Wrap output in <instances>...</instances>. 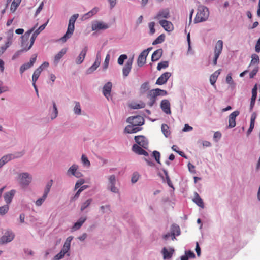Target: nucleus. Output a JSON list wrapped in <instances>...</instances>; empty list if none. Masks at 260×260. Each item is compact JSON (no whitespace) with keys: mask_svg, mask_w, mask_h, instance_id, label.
<instances>
[{"mask_svg":"<svg viewBox=\"0 0 260 260\" xmlns=\"http://www.w3.org/2000/svg\"><path fill=\"white\" fill-rule=\"evenodd\" d=\"M100 209L101 210L102 214H104L106 212V211H105L106 209L108 211H109V212H111L110 205H107L105 206H101L100 207Z\"/></svg>","mask_w":260,"mask_h":260,"instance_id":"0e129e2a","label":"nucleus"},{"mask_svg":"<svg viewBox=\"0 0 260 260\" xmlns=\"http://www.w3.org/2000/svg\"><path fill=\"white\" fill-rule=\"evenodd\" d=\"M112 88V82L109 81L107 82L103 86L102 89V93L104 96L109 100V98L111 95V92Z\"/></svg>","mask_w":260,"mask_h":260,"instance_id":"ddd939ff","label":"nucleus"},{"mask_svg":"<svg viewBox=\"0 0 260 260\" xmlns=\"http://www.w3.org/2000/svg\"><path fill=\"white\" fill-rule=\"evenodd\" d=\"M78 166L76 164H74L72 166H71L69 169L67 171V174L68 175H73L75 172L78 170Z\"/></svg>","mask_w":260,"mask_h":260,"instance_id":"49530a36","label":"nucleus"},{"mask_svg":"<svg viewBox=\"0 0 260 260\" xmlns=\"http://www.w3.org/2000/svg\"><path fill=\"white\" fill-rule=\"evenodd\" d=\"M152 156L154 158L156 161L157 163L160 164V153L158 151L155 150L152 152Z\"/></svg>","mask_w":260,"mask_h":260,"instance_id":"3c124183","label":"nucleus"},{"mask_svg":"<svg viewBox=\"0 0 260 260\" xmlns=\"http://www.w3.org/2000/svg\"><path fill=\"white\" fill-rule=\"evenodd\" d=\"M160 25L164 29L168 32L172 31L174 29V26L172 22L166 20H161L159 22Z\"/></svg>","mask_w":260,"mask_h":260,"instance_id":"6ab92c4d","label":"nucleus"},{"mask_svg":"<svg viewBox=\"0 0 260 260\" xmlns=\"http://www.w3.org/2000/svg\"><path fill=\"white\" fill-rule=\"evenodd\" d=\"M169 66L168 61H164L158 63L157 66V69L158 71H160L162 69H166Z\"/></svg>","mask_w":260,"mask_h":260,"instance_id":"09e8293b","label":"nucleus"},{"mask_svg":"<svg viewBox=\"0 0 260 260\" xmlns=\"http://www.w3.org/2000/svg\"><path fill=\"white\" fill-rule=\"evenodd\" d=\"M160 106L162 111L166 114H170L171 113L170 109V103L168 100H162L161 101Z\"/></svg>","mask_w":260,"mask_h":260,"instance_id":"2eb2a0df","label":"nucleus"},{"mask_svg":"<svg viewBox=\"0 0 260 260\" xmlns=\"http://www.w3.org/2000/svg\"><path fill=\"white\" fill-rule=\"evenodd\" d=\"M19 4L20 2H18V1L16 2V0H14L11 4V11L14 12L17 7L19 6Z\"/></svg>","mask_w":260,"mask_h":260,"instance_id":"6e6d98bb","label":"nucleus"},{"mask_svg":"<svg viewBox=\"0 0 260 260\" xmlns=\"http://www.w3.org/2000/svg\"><path fill=\"white\" fill-rule=\"evenodd\" d=\"M240 114L239 111L236 110L231 113L229 116V128H232L236 126V118Z\"/></svg>","mask_w":260,"mask_h":260,"instance_id":"f8f14e48","label":"nucleus"},{"mask_svg":"<svg viewBox=\"0 0 260 260\" xmlns=\"http://www.w3.org/2000/svg\"><path fill=\"white\" fill-rule=\"evenodd\" d=\"M31 48H29V46L28 47H23L22 49L17 51L13 55L12 59L15 60L17 58H18L23 52H27L28 50H29Z\"/></svg>","mask_w":260,"mask_h":260,"instance_id":"c9c22d12","label":"nucleus"},{"mask_svg":"<svg viewBox=\"0 0 260 260\" xmlns=\"http://www.w3.org/2000/svg\"><path fill=\"white\" fill-rule=\"evenodd\" d=\"M19 178L20 183L23 186H28L32 180L31 176L27 172L19 174Z\"/></svg>","mask_w":260,"mask_h":260,"instance_id":"20e7f679","label":"nucleus"},{"mask_svg":"<svg viewBox=\"0 0 260 260\" xmlns=\"http://www.w3.org/2000/svg\"><path fill=\"white\" fill-rule=\"evenodd\" d=\"M53 181L51 180L50 181L47 182L46 187L44 189V192L48 193L49 192L51 186L52 185Z\"/></svg>","mask_w":260,"mask_h":260,"instance_id":"4d7b16f0","label":"nucleus"},{"mask_svg":"<svg viewBox=\"0 0 260 260\" xmlns=\"http://www.w3.org/2000/svg\"><path fill=\"white\" fill-rule=\"evenodd\" d=\"M16 191L15 190H11L9 192H7L4 194L5 201L6 203V205H9L12 202V200L15 194Z\"/></svg>","mask_w":260,"mask_h":260,"instance_id":"a878e982","label":"nucleus"},{"mask_svg":"<svg viewBox=\"0 0 260 260\" xmlns=\"http://www.w3.org/2000/svg\"><path fill=\"white\" fill-rule=\"evenodd\" d=\"M170 17L169 9L166 8L160 10L154 17L155 19L160 20L161 18L168 19Z\"/></svg>","mask_w":260,"mask_h":260,"instance_id":"dca6fc26","label":"nucleus"},{"mask_svg":"<svg viewBox=\"0 0 260 260\" xmlns=\"http://www.w3.org/2000/svg\"><path fill=\"white\" fill-rule=\"evenodd\" d=\"M155 24L154 22H151L148 24L149 28L150 29V34L151 35L154 34L155 32V29L154 28Z\"/></svg>","mask_w":260,"mask_h":260,"instance_id":"bf43d9fd","label":"nucleus"},{"mask_svg":"<svg viewBox=\"0 0 260 260\" xmlns=\"http://www.w3.org/2000/svg\"><path fill=\"white\" fill-rule=\"evenodd\" d=\"M127 58V56L126 54H122L119 56L117 60V63L119 65L123 64L124 61Z\"/></svg>","mask_w":260,"mask_h":260,"instance_id":"603ef678","label":"nucleus"},{"mask_svg":"<svg viewBox=\"0 0 260 260\" xmlns=\"http://www.w3.org/2000/svg\"><path fill=\"white\" fill-rule=\"evenodd\" d=\"M24 154V152H17L16 155L10 154H7L3 156L1 159H0V168H1L7 162L10 161L11 160L20 157L22 156Z\"/></svg>","mask_w":260,"mask_h":260,"instance_id":"7ed1b4c3","label":"nucleus"},{"mask_svg":"<svg viewBox=\"0 0 260 260\" xmlns=\"http://www.w3.org/2000/svg\"><path fill=\"white\" fill-rule=\"evenodd\" d=\"M147 56V54H144L143 51L140 54L137 59V64L139 67H141L146 63Z\"/></svg>","mask_w":260,"mask_h":260,"instance_id":"cd10ccee","label":"nucleus"},{"mask_svg":"<svg viewBox=\"0 0 260 260\" xmlns=\"http://www.w3.org/2000/svg\"><path fill=\"white\" fill-rule=\"evenodd\" d=\"M87 217H81L78 221L74 223V224L72 227L71 229L72 231H75L79 230L83 225V224L86 220Z\"/></svg>","mask_w":260,"mask_h":260,"instance_id":"b1692460","label":"nucleus"},{"mask_svg":"<svg viewBox=\"0 0 260 260\" xmlns=\"http://www.w3.org/2000/svg\"><path fill=\"white\" fill-rule=\"evenodd\" d=\"M139 178V175L138 173L135 172L133 174L131 178V181L133 183H135L137 182Z\"/></svg>","mask_w":260,"mask_h":260,"instance_id":"e2e57ef3","label":"nucleus"},{"mask_svg":"<svg viewBox=\"0 0 260 260\" xmlns=\"http://www.w3.org/2000/svg\"><path fill=\"white\" fill-rule=\"evenodd\" d=\"M132 150L136 154L139 155H143L145 156H148L149 155L147 151L142 149V147L139 146L136 144L133 145Z\"/></svg>","mask_w":260,"mask_h":260,"instance_id":"aec40b11","label":"nucleus"},{"mask_svg":"<svg viewBox=\"0 0 260 260\" xmlns=\"http://www.w3.org/2000/svg\"><path fill=\"white\" fill-rule=\"evenodd\" d=\"M162 171H163V172L165 175V177H166V182L167 183V184L168 185V186L173 188V189H174V187L173 186V185L170 180V178L169 177V174H168V172L167 171V170L165 169H162Z\"/></svg>","mask_w":260,"mask_h":260,"instance_id":"a19ab883","label":"nucleus"},{"mask_svg":"<svg viewBox=\"0 0 260 260\" xmlns=\"http://www.w3.org/2000/svg\"><path fill=\"white\" fill-rule=\"evenodd\" d=\"M209 15V11L208 8L206 7H202L198 9V12L194 19V22L199 23L205 21L208 19Z\"/></svg>","mask_w":260,"mask_h":260,"instance_id":"f03ea898","label":"nucleus"},{"mask_svg":"<svg viewBox=\"0 0 260 260\" xmlns=\"http://www.w3.org/2000/svg\"><path fill=\"white\" fill-rule=\"evenodd\" d=\"M78 17V14H75L70 17L67 30L64 35L60 39V41L62 42H66L73 35L75 29V23Z\"/></svg>","mask_w":260,"mask_h":260,"instance_id":"f257e3e1","label":"nucleus"},{"mask_svg":"<svg viewBox=\"0 0 260 260\" xmlns=\"http://www.w3.org/2000/svg\"><path fill=\"white\" fill-rule=\"evenodd\" d=\"M116 182V177L114 175H110L108 177V183L107 185V189L113 193H118V189L115 186Z\"/></svg>","mask_w":260,"mask_h":260,"instance_id":"0eeeda50","label":"nucleus"},{"mask_svg":"<svg viewBox=\"0 0 260 260\" xmlns=\"http://www.w3.org/2000/svg\"><path fill=\"white\" fill-rule=\"evenodd\" d=\"M147 96L149 99V101L147 103L148 105L150 107L153 106L156 103L157 100L156 95L155 94L154 92L152 91V90H151L148 92Z\"/></svg>","mask_w":260,"mask_h":260,"instance_id":"5701e85b","label":"nucleus"},{"mask_svg":"<svg viewBox=\"0 0 260 260\" xmlns=\"http://www.w3.org/2000/svg\"><path fill=\"white\" fill-rule=\"evenodd\" d=\"M162 53L163 50L161 48L155 50L152 54L151 61L155 62L158 60L162 56Z\"/></svg>","mask_w":260,"mask_h":260,"instance_id":"bb28decb","label":"nucleus"},{"mask_svg":"<svg viewBox=\"0 0 260 260\" xmlns=\"http://www.w3.org/2000/svg\"><path fill=\"white\" fill-rule=\"evenodd\" d=\"M15 237L14 233L11 230H7L0 238V244L11 242Z\"/></svg>","mask_w":260,"mask_h":260,"instance_id":"423d86ee","label":"nucleus"},{"mask_svg":"<svg viewBox=\"0 0 260 260\" xmlns=\"http://www.w3.org/2000/svg\"><path fill=\"white\" fill-rule=\"evenodd\" d=\"M110 58V54H107L106 56V58L105 59L104 62L102 66V69L103 71H105L107 69L108 66H109Z\"/></svg>","mask_w":260,"mask_h":260,"instance_id":"8fccbe9b","label":"nucleus"},{"mask_svg":"<svg viewBox=\"0 0 260 260\" xmlns=\"http://www.w3.org/2000/svg\"><path fill=\"white\" fill-rule=\"evenodd\" d=\"M185 254L187 255L188 258H194L196 256L194 252L190 250L185 251Z\"/></svg>","mask_w":260,"mask_h":260,"instance_id":"69168bd1","label":"nucleus"},{"mask_svg":"<svg viewBox=\"0 0 260 260\" xmlns=\"http://www.w3.org/2000/svg\"><path fill=\"white\" fill-rule=\"evenodd\" d=\"M255 51L257 53L260 52V38L257 40L256 44L255 45Z\"/></svg>","mask_w":260,"mask_h":260,"instance_id":"774afa93","label":"nucleus"},{"mask_svg":"<svg viewBox=\"0 0 260 260\" xmlns=\"http://www.w3.org/2000/svg\"><path fill=\"white\" fill-rule=\"evenodd\" d=\"M9 206L8 205H5L0 207V216H3L8 213Z\"/></svg>","mask_w":260,"mask_h":260,"instance_id":"de8ad7c7","label":"nucleus"},{"mask_svg":"<svg viewBox=\"0 0 260 260\" xmlns=\"http://www.w3.org/2000/svg\"><path fill=\"white\" fill-rule=\"evenodd\" d=\"M14 35L13 30L12 29H10L7 33V41L5 44L8 46H10L13 42V37Z\"/></svg>","mask_w":260,"mask_h":260,"instance_id":"f704fd0d","label":"nucleus"},{"mask_svg":"<svg viewBox=\"0 0 260 260\" xmlns=\"http://www.w3.org/2000/svg\"><path fill=\"white\" fill-rule=\"evenodd\" d=\"M64 256V254L61 251L57 254L54 257V260H59L61 258H62Z\"/></svg>","mask_w":260,"mask_h":260,"instance_id":"338daca9","label":"nucleus"},{"mask_svg":"<svg viewBox=\"0 0 260 260\" xmlns=\"http://www.w3.org/2000/svg\"><path fill=\"white\" fill-rule=\"evenodd\" d=\"M171 233L172 239L175 238V236H179L180 234V229L179 225L176 224H173L171 226Z\"/></svg>","mask_w":260,"mask_h":260,"instance_id":"393cba45","label":"nucleus"},{"mask_svg":"<svg viewBox=\"0 0 260 260\" xmlns=\"http://www.w3.org/2000/svg\"><path fill=\"white\" fill-rule=\"evenodd\" d=\"M100 63L94 61V63L86 70L87 74H91L100 66Z\"/></svg>","mask_w":260,"mask_h":260,"instance_id":"4c0bfd02","label":"nucleus"},{"mask_svg":"<svg viewBox=\"0 0 260 260\" xmlns=\"http://www.w3.org/2000/svg\"><path fill=\"white\" fill-rule=\"evenodd\" d=\"M37 57V55L36 54H33L30 59L29 62L25 63L21 66L20 68V74L23 73L25 71L30 68L34 65V64L36 61Z\"/></svg>","mask_w":260,"mask_h":260,"instance_id":"9d476101","label":"nucleus"},{"mask_svg":"<svg viewBox=\"0 0 260 260\" xmlns=\"http://www.w3.org/2000/svg\"><path fill=\"white\" fill-rule=\"evenodd\" d=\"M251 57L252 59L248 67H250L252 64L258 63L259 62V57L257 54H252Z\"/></svg>","mask_w":260,"mask_h":260,"instance_id":"c03bdc74","label":"nucleus"},{"mask_svg":"<svg viewBox=\"0 0 260 260\" xmlns=\"http://www.w3.org/2000/svg\"><path fill=\"white\" fill-rule=\"evenodd\" d=\"M259 67L256 66L250 73L249 77L250 78H253L258 71Z\"/></svg>","mask_w":260,"mask_h":260,"instance_id":"13d9d810","label":"nucleus"},{"mask_svg":"<svg viewBox=\"0 0 260 260\" xmlns=\"http://www.w3.org/2000/svg\"><path fill=\"white\" fill-rule=\"evenodd\" d=\"M223 48V41L222 40H218L214 48V54L219 55L221 54Z\"/></svg>","mask_w":260,"mask_h":260,"instance_id":"7c9ffc66","label":"nucleus"},{"mask_svg":"<svg viewBox=\"0 0 260 260\" xmlns=\"http://www.w3.org/2000/svg\"><path fill=\"white\" fill-rule=\"evenodd\" d=\"M92 198H88L86 200L82 199L80 204V211L83 212L86 209H88L92 202Z\"/></svg>","mask_w":260,"mask_h":260,"instance_id":"412c9836","label":"nucleus"},{"mask_svg":"<svg viewBox=\"0 0 260 260\" xmlns=\"http://www.w3.org/2000/svg\"><path fill=\"white\" fill-rule=\"evenodd\" d=\"M53 104V110L52 112L51 113V119L52 120L54 119L58 115V110L57 108V106L54 101L52 102Z\"/></svg>","mask_w":260,"mask_h":260,"instance_id":"79ce46f5","label":"nucleus"},{"mask_svg":"<svg viewBox=\"0 0 260 260\" xmlns=\"http://www.w3.org/2000/svg\"><path fill=\"white\" fill-rule=\"evenodd\" d=\"M165 35L162 34L159 35L152 43L153 45H155L162 43L165 41Z\"/></svg>","mask_w":260,"mask_h":260,"instance_id":"a18cd8bd","label":"nucleus"},{"mask_svg":"<svg viewBox=\"0 0 260 260\" xmlns=\"http://www.w3.org/2000/svg\"><path fill=\"white\" fill-rule=\"evenodd\" d=\"M133 62V57L132 58H129L125 64L124 67L122 69V74L124 77H126L128 76L132 67V64Z\"/></svg>","mask_w":260,"mask_h":260,"instance_id":"4468645a","label":"nucleus"},{"mask_svg":"<svg viewBox=\"0 0 260 260\" xmlns=\"http://www.w3.org/2000/svg\"><path fill=\"white\" fill-rule=\"evenodd\" d=\"M193 202L196 204L199 207L204 208V204L203 200L201 198V197L199 196V194L195 192L194 193V197L193 199Z\"/></svg>","mask_w":260,"mask_h":260,"instance_id":"c756f323","label":"nucleus"},{"mask_svg":"<svg viewBox=\"0 0 260 260\" xmlns=\"http://www.w3.org/2000/svg\"><path fill=\"white\" fill-rule=\"evenodd\" d=\"M75 105L73 109L74 114L78 115H81V108L80 103L79 102L75 101Z\"/></svg>","mask_w":260,"mask_h":260,"instance_id":"ea45409f","label":"nucleus"},{"mask_svg":"<svg viewBox=\"0 0 260 260\" xmlns=\"http://www.w3.org/2000/svg\"><path fill=\"white\" fill-rule=\"evenodd\" d=\"M152 91L154 92L157 97L158 96H165L168 94V92L166 90L160 89L159 88L152 89Z\"/></svg>","mask_w":260,"mask_h":260,"instance_id":"58836bf2","label":"nucleus"},{"mask_svg":"<svg viewBox=\"0 0 260 260\" xmlns=\"http://www.w3.org/2000/svg\"><path fill=\"white\" fill-rule=\"evenodd\" d=\"M171 76L170 72H166L163 73L156 80V84L161 85L165 84Z\"/></svg>","mask_w":260,"mask_h":260,"instance_id":"f3484780","label":"nucleus"},{"mask_svg":"<svg viewBox=\"0 0 260 260\" xmlns=\"http://www.w3.org/2000/svg\"><path fill=\"white\" fill-rule=\"evenodd\" d=\"M87 51L88 47L86 46L83 48L75 60V62L77 64H80L83 62Z\"/></svg>","mask_w":260,"mask_h":260,"instance_id":"a211bd4d","label":"nucleus"},{"mask_svg":"<svg viewBox=\"0 0 260 260\" xmlns=\"http://www.w3.org/2000/svg\"><path fill=\"white\" fill-rule=\"evenodd\" d=\"M141 129L142 128H140L138 127V126L132 124L131 125H127L125 127L124 132L129 134L136 133Z\"/></svg>","mask_w":260,"mask_h":260,"instance_id":"c85d7f7f","label":"nucleus"},{"mask_svg":"<svg viewBox=\"0 0 260 260\" xmlns=\"http://www.w3.org/2000/svg\"><path fill=\"white\" fill-rule=\"evenodd\" d=\"M109 27V25L102 21L98 20L94 21L92 23L91 28L92 30H99L101 29H106Z\"/></svg>","mask_w":260,"mask_h":260,"instance_id":"1a4fd4ad","label":"nucleus"},{"mask_svg":"<svg viewBox=\"0 0 260 260\" xmlns=\"http://www.w3.org/2000/svg\"><path fill=\"white\" fill-rule=\"evenodd\" d=\"M145 106V104L144 103H141V104H135L134 105H132L131 108L133 109H138L141 108H143Z\"/></svg>","mask_w":260,"mask_h":260,"instance_id":"680f3d73","label":"nucleus"},{"mask_svg":"<svg viewBox=\"0 0 260 260\" xmlns=\"http://www.w3.org/2000/svg\"><path fill=\"white\" fill-rule=\"evenodd\" d=\"M149 89V83L147 81L143 83L140 88V93L144 94L147 90Z\"/></svg>","mask_w":260,"mask_h":260,"instance_id":"e433bc0d","label":"nucleus"},{"mask_svg":"<svg viewBox=\"0 0 260 260\" xmlns=\"http://www.w3.org/2000/svg\"><path fill=\"white\" fill-rule=\"evenodd\" d=\"M174 252V250L173 248H171L170 251H168V250L165 247H164L162 250L164 259H170L172 256Z\"/></svg>","mask_w":260,"mask_h":260,"instance_id":"72a5a7b5","label":"nucleus"},{"mask_svg":"<svg viewBox=\"0 0 260 260\" xmlns=\"http://www.w3.org/2000/svg\"><path fill=\"white\" fill-rule=\"evenodd\" d=\"M226 82L228 84L231 85H235V83L232 78V75L231 73L228 74L226 77Z\"/></svg>","mask_w":260,"mask_h":260,"instance_id":"5fc2aeb1","label":"nucleus"},{"mask_svg":"<svg viewBox=\"0 0 260 260\" xmlns=\"http://www.w3.org/2000/svg\"><path fill=\"white\" fill-rule=\"evenodd\" d=\"M49 20H47V21L43 24V25H41L38 29L36 30L35 32L33 33L31 37L30 38V44H29V48H31L32 45L34 44L35 41L37 37V36L43 30L45 29V27L48 24Z\"/></svg>","mask_w":260,"mask_h":260,"instance_id":"9b49d317","label":"nucleus"},{"mask_svg":"<svg viewBox=\"0 0 260 260\" xmlns=\"http://www.w3.org/2000/svg\"><path fill=\"white\" fill-rule=\"evenodd\" d=\"M161 131L166 137H168L170 135V132L169 130V126L166 124H162L161 127Z\"/></svg>","mask_w":260,"mask_h":260,"instance_id":"37998d69","label":"nucleus"},{"mask_svg":"<svg viewBox=\"0 0 260 260\" xmlns=\"http://www.w3.org/2000/svg\"><path fill=\"white\" fill-rule=\"evenodd\" d=\"M85 183V180L84 179H80L78 180L75 184L74 189L76 190L80 187V186L83 185Z\"/></svg>","mask_w":260,"mask_h":260,"instance_id":"052dcab7","label":"nucleus"},{"mask_svg":"<svg viewBox=\"0 0 260 260\" xmlns=\"http://www.w3.org/2000/svg\"><path fill=\"white\" fill-rule=\"evenodd\" d=\"M99 11V9L96 7L94 8L91 10L89 11L88 13L85 14L82 16V20H86L91 17H92L93 15L95 14Z\"/></svg>","mask_w":260,"mask_h":260,"instance_id":"473e14b6","label":"nucleus"},{"mask_svg":"<svg viewBox=\"0 0 260 260\" xmlns=\"http://www.w3.org/2000/svg\"><path fill=\"white\" fill-rule=\"evenodd\" d=\"M67 49L62 48L59 52H58L54 56L53 63L56 66L58 64L61 58L66 54Z\"/></svg>","mask_w":260,"mask_h":260,"instance_id":"4be33fe9","label":"nucleus"},{"mask_svg":"<svg viewBox=\"0 0 260 260\" xmlns=\"http://www.w3.org/2000/svg\"><path fill=\"white\" fill-rule=\"evenodd\" d=\"M126 122L135 126H142L144 124V119L141 116H134L128 117Z\"/></svg>","mask_w":260,"mask_h":260,"instance_id":"39448f33","label":"nucleus"},{"mask_svg":"<svg viewBox=\"0 0 260 260\" xmlns=\"http://www.w3.org/2000/svg\"><path fill=\"white\" fill-rule=\"evenodd\" d=\"M134 139L137 145L144 149H147L148 142L145 137L143 135L136 136Z\"/></svg>","mask_w":260,"mask_h":260,"instance_id":"6e6552de","label":"nucleus"},{"mask_svg":"<svg viewBox=\"0 0 260 260\" xmlns=\"http://www.w3.org/2000/svg\"><path fill=\"white\" fill-rule=\"evenodd\" d=\"M82 162L85 166H90V162L88 160V158L84 155L83 154L81 157Z\"/></svg>","mask_w":260,"mask_h":260,"instance_id":"864d4df0","label":"nucleus"},{"mask_svg":"<svg viewBox=\"0 0 260 260\" xmlns=\"http://www.w3.org/2000/svg\"><path fill=\"white\" fill-rule=\"evenodd\" d=\"M221 70H218L213 73L210 77V82L212 86H214L219 75L220 74Z\"/></svg>","mask_w":260,"mask_h":260,"instance_id":"2f4dec72","label":"nucleus"}]
</instances>
